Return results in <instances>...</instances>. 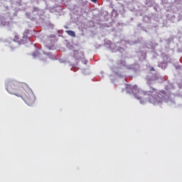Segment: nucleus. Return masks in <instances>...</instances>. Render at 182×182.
<instances>
[{
    "instance_id": "nucleus-2",
    "label": "nucleus",
    "mask_w": 182,
    "mask_h": 182,
    "mask_svg": "<svg viewBox=\"0 0 182 182\" xmlns=\"http://www.w3.org/2000/svg\"><path fill=\"white\" fill-rule=\"evenodd\" d=\"M151 90L144 91L142 90H139L135 93V97L140 101L141 104L145 103L148 101L152 105H159L162 104L166 99L167 95L165 90H158L156 88L150 87Z\"/></svg>"
},
{
    "instance_id": "nucleus-6",
    "label": "nucleus",
    "mask_w": 182,
    "mask_h": 182,
    "mask_svg": "<svg viewBox=\"0 0 182 182\" xmlns=\"http://www.w3.org/2000/svg\"><path fill=\"white\" fill-rule=\"evenodd\" d=\"M136 88H137V86H136V85L132 87V86H131L130 85H127V86H126L127 92L128 93H130V92H131L129 91V90H130L132 92H134L133 90H135V89H136Z\"/></svg>"
},
{
    "instance_id": "nucleus-10",
    "label": "nucleus",
    "mask_w": 182,
    "mask_h": 182,
    "mask_svg": "<svg viewBox=\"0 0 182 182\" xmlns=\"http://www.w3.org/2000/svg\"><path fill=\"white\" fill-rule=\"evenodd\" d=\"M92 2L97 3V0H91Z\"/></svg>"
},
{
    "instance_id": "nucleus-11",
    "label": "nucleus",
    "mask_w": 182,
    "mask_h": 182,
    "mask_svg": "<svg viewBox=\"0 0 182 182\" xmlns=\"http://www.w3.org/2000/svg\"><path fill=\"white\" fill-rule=\"evenodd\" d=\"M150 71H154V68H151Z\"/></svg>"
},
{
    "instance_id": "nucleus-8",
    "label": "nucleus",
    "mask_w": 182,
    "mask_h": 182,
    "mask_svg": "<svg viewBox=\"0 0 182 182\" xmlns=\"http://www.w3.org/2000/svg\"><path fill=\"white\" fill-rule=\"evenodd\" d=\"M39 52H38V50H36L35 52H33V56H34V58H36V57H38V56H39Z\"/></svg>"
},
{
    "instance_id": "nucleus-5",
    "label": "nucleus",
    "mask_w": 182,
    "mask_h": 182,
    "mask_svg": "<svg viewBox=\"0 0 182 182\" xmlns=\"http://www.w3.org/2000/svg\"><path fill=\"white\" fill-rule=\"evenodd\" d=\"M157 80H159V77L156 75H148L146 77V84L150 87V85H153V82Z\"/></svg>"
},
{
    "instance_id": "nucleus-4",
    "label": "nucleus",
    "mask_w": 182,
    "mask_h": 182,
    "mask_svg": "<svg viewBox=\"0 0 182 182\" xmlns=\"http://www.w3.org/2000/svg\"><path fill=\"white\" fill-rule=\"evenodd\" d=\"M70 55L71 59H74L76 62L82 61L85 59V53L77 50H73Z\"/></svg>"
},
{
    "instance_id": "nucleus-9",
    "label": "nucleus",
    "mask_w": 182,
    "mask_h": 182,
    "mask_svg": "<svg viewBox=\"0 0 182 182\" xmlns=\"http://www.w3.org/2000/svg\"><path fill=\"white\" fill-rule=\"evenodd\" d=\"M44 54L47 55L50 59H53L54 58L53 55L52 53H44Z\"/></svg>"
},
{
    "instance_id": "nucleus-7",
    "label": "nucleus",
    "mask_w": 182,
    "mask_h": 182,
    "mask_svg": "<svg viewBox=\"0 0 182 182\" xmlns=\"http://www.w3.org/2000/svg\"><path fill=\"white\" fill-rule=\"evenodd\" d=\"M65 33L68 34L71 37H73V38L76 37L75 32L73 31H70V30L65 31Z\"/></svg>"
},
{
    "instance_id": "nucleus-3",
    "label": "nucleus",
    "mask_w": 182,
    "mask_h": 182,
    "mask_svg": "<svg viewBox=\"0 0 182 182\" xmlns=\"http://www.w3.org/2000/svg\"><path fill=\"white\" fill-rule=\"evenodd\" d=\"M13 41L15 43L19 44H26L30 42V30H26L24 33H23V37H20L18 33L14 32L12 34Z\"/></svg>"
},
{
    "instance_id": "nucleus-1",
    "label": "nucleus",
    "mask_w": 182,
    "mask_h": 182,
    "mask_svg": "<svg viewBox=\"0 0 182 182\" xmlns=\"http://www.w3.org/2000/svg\"><path fill=\"white\" fill-rule=\"evenodd\" d=\"M6 90L10 95L21 97L28 106H33L36 102V96L33 90L26 83L18 81L7 82Z\"/></svg>"
}]
</instances>
